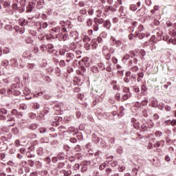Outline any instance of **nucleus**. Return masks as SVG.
Returning <instances> with one entry per match:
<instances>
[{
	"label": "nucleus",
	"instance_id": "obj_1",
	"mask_svg": "<svg viewBox=\"0 0 176 176\" xmlns=\"http://www.w3.org/2000/svg\"><path fill=\"white\" fill-rule=\"evenodd\" d=\"M96 17L94 19V23L95 25H94V31H98L99 24H104V19L103 18H101V14H102V11L100 9H98L96 11Z\"/></svg>",
	"mask_w": 176,
	"mask_h": 176
},
{
	"label": "nucleus",
	"instance_id": "obj_2",
	"mask_svg": "<svg viewBox=\"0 0 176 176\" xmlns=\"http://www.w3.org/2000/svg\"><path fill=\"white\" fill-rule=\"evenodd\" d=\"M84 42V47L86 50H90V49H94V44H91V40L89 38V36H84L82 38Z\"/></svg>",
	"mask_w": 176,
	"mask_h": 176
},
{
	"label": "nucleus",
	"instance_id": "obj_3",
	"mask_svg": "<svg viewBox=\"0 0 176 176\" xmlns=\"http://www.w3.org/2000/svg\"><path fill=\"white\" fill-rule=\"evenodd\" d=\"M144 31V25H140L138 28V30L135 33V38H138L139 39H144L146 34L142 32Z\"/></svg>",
	"mask_w": 176,
	"mask_h": 176
},
{
	"label": "nucleus",
	"instance_id": "obj_4",
	"mask_svg": "<svg viewBox=\"0 0 176 176\" xmlns=\"http://www.w3.org/2000/svg\"><path fill=\"white\" fill-rule=\"evenodd\" d=\"M14 89H16V85H12L11 86V88L7 90V94H8V96H10V94H12V93L14 96H19V91Z\"/></svg>",
	"mask_w": 176,
	"mask_h": 176
},
{
	"label": "nucleus",
	"instance_id": "obj_5",
	"mask_svg": "<svg viewBox=\"0 0 176 176\" xmlns=\"http://www.w3.org/2000/svg\"><path fill=\"white\" fill-rule=\"evenodd\" d=\"M118 10V3H116L113 6H106L104 7V12L108 13L109 12H116Z\"/></svg>",
	"mask_w": 176,
	"mask_h": 176
},
{
	"label": "nucleus",
	"instance_id": "obj_6",
	"mask_svg": "<svg viewBox=\"0 0 176 176\" xmlns=\"http://www.w3.org/2000/svg\"><path fill=\"white\" fill-rule=\"evenodd\" d=\"M35 8V2L31 1L29 2L28 6L26 7V13H31L32 12V9Z\"/></svg>",
	"mask_w": 176,
	"mask_h": 176
},
{
	"label": "nucleus",
	"instance_id": "obj_7",
	"mask_svg": "<svg viewBox=\"0 0 176 176\" xmlns=\"http://www.w3.org/2000/svg\"><path fill=\"white\" fill-rule=\"evenodd\" d=\"M140 6H141V1H138L136 4H131L129 6V9L132 12H135V10H137Z\"/></svg>",
	"mask_w": 176,
	"mask_h": 176
},
{
	"label": "nucleus",
	"instance_id": "obj_8",
	"mask_svg": "<svg viewBox=\"0 0 176 176\" xmlns=\"http://www.w3.org/2000/svg\"><path fill=\"white\" fill-rule=\"evenodd\" d=\"M128 66L131 67L130 70L131 71V72H137V71H138V66L133 65V60H130L129 62Z\"/></svg>",
	"mask_w": 176,
	"mask_h": 176
},
{
	"label": "nucleus",
	"instance_id": "obj_9",
	"mask_svg": "<svg viewBox=\"0 0 176 176\" xmlns=\"http://www.w3.org/2000/svg\"><path fill=\"white\" fill-rule=\"evenodd\" d=\"M66 62L67 63H69V61H71V60H74V58H75V55H74V54L71 53V52H68L66 54Z\"/></svg>",
	"mask_w": 176,
	"mask_h": 176
},
{
	"label": "nucleus",
	"instance_id": "obj_10",
	"mask_svg": "<svg viewBox=\"0 0 176 176\" xmlns=\"http://www.w3.org/2000/svg\"><path fill=\"white\" fill-rule=\"evenodd\" d=\"M111 85L113 86V90H120V87H119V85H118V81L112 80Z\"/></svg>",
	"mask_w": 176,
	"mask_h": 176
},
{
	"label": "nucleus",
	"instance_id": "obj_11",
	"mask_svg": "<svg viewBox=\"0 0 176 176\" xmlns=\"http://www.w3.org/2000/svg\"><path fill=\"white\" fill-rule=\"evenodd\" d=\"M131 123L134 127V129H140V122L137 121V119L133 118L131 119Z\"/></svg>",
	"mask_w": 176,
	"mask_h": 176
},
{
	"label": "nucleus",
	"instance_id": "obj_12",
	"mask_svg": "<svg viewBox=\"0 0 176 176\" xmlns=\"http://www.w3.org/2000/svg\"><path fill=\"white\" fill-rule=\"evenodd\" d=\"M36 25H39L40 28H38V31H41L42 28L45 30V28H47V23L46 22L43 23V24L41 22H36Z\"/></svg>",
	"mask_w": 176,
	"mask_h": 176
},
{
	"label": "nucleus",
	"instance_id": "obj_13",
	"mask_svg": "<svg viewBox=\"0 0 176 176\" xmlns=\"http://www.w3.org/2000/svg\"><path fill=\"white\" fill-rule=\"evenodd\" d=\"M82 63H83V65H85V67H90V61L89 60V57H85L82 58Z\"/></svg>",
	"mask_w": 176,
	"mask_h": 176
},
{
	"label": "nucleus",
	"instance_id": "obj_14",
	"mask_svg": "<svg viewBox=\"0 0 176 176\" xmlns=\"http://www.w3.org/2000/svg\"><path fill=\"white\" fill-rule=\"evenodd\" d=\"M148 91V88L146 87V86L144 85V84H143L141 86V95L142 96H146V91Z\"/></svg>",
	"mask_w": 176,
	"mask_h": 176
},
{
	"label": "nucleus",
	"instance_id": "obj_15",
	"mask_svg": "<svg viewBox=\"0 0 176 176\" xmlns=\"http://www.w3.org/2000/svg\"><path fill=\"white\" fill-rule=\"evenodd\" d=\"M103 27L107 28V30H109L111 28V21H109V20L105 21V19H104Z\"/></svg>",
	"mask_w": 176,
	"mask_h": 176
},
{
	"label": "nucleus",
	"instance_id": "obj_16",
	"mask_svg": "<svg viewBox=\"0 0 176 176\" xmlns=\"http://www.w3.org/2000/svg\"><path fill=\"white\" fill-rule=\"evenodd\" d=\"M7 118H8L7 122H11L8 126H14V118L12 117L10 115H8Z\"/></svg>",
	"mask_w": 176,
	"mask_h": 176
},
{
	"label": "nucleus",
	"instance_id": "obj_17",
	"mask_svg": "<svg viewBox=\"0 0 176 176\" xmlns=\"http://www.w3.org/2000/svg\"><path fill=\"white\" fill-rule=\"evenodd\" d=\"M43 5H45V0H38L36 5L37 9H42Z\"/></svg>",
	"mask_w": 176,
	"mask_h": 176
},
{
	"label": "nucleus",
	"instance_id": "obj_18",
	"mask_svg": "<svg viewBox=\"0 0 176 176\" xmlns=\"http://www.w3.org/2000/svg\"><path fill=\"white\" fill-rule=\"evenodd\" d=\"M130 97H131V93L125 94L122 96L121 101H122V102L126 101V100H129V98H130Z\"/></svg>",
	"mask_w": 176,
	"mask_h": 176
},
{
	"label": "nucleus",
	"instance_id": "obj_19",
	"mask_svg": "<svg viewBox=\"0 0 176 176\" xmlns=\"http://www.w3.org/2000/svg\"><path fill=\"white\" fill-rule=\"evenodd\" d=\"M28 127L30 130L34 131V130H36V129H38V125L36 123H33V124H29Z\"/></svg>",
	"mask_w": 176,
	"mask_h": 176
},
{
	"label": "nucleus",
	"instance_id": "obj_20",
	"mask_svg": "<svg viewBox=\"0 0 176 176\" xmlns=\"http://www.w3.org/2000/svg\"><path fill=\"white\" fill-rule=\"evenodd\" d=\"M60 173L63 174L64 176H71L72 175V171L71 170H62Z\"/></svg>",
	"mask_w": 176,
	"mask_h": 176
},
{
	"label": "nucleus",
	"instance_id": "obj_21",
	"mask_svg": "<svg viewBox=\"0 0 176 176\" xmlns=\"http://www.w3.org/2000/svg\"><path fill=\"white\" fill-rule=\"evenodd\" d=\"M10 63L12 67H17V65H19V63H17V58H13L11 59Z\"/></svg>",
	"mask_w": 176,
	"mask_h": 176
},
{
	"label": "nucleus",
	"instance_id": "obj_22",
	"mask_svg": "<svg viewBox=\"0 0 176 176\" xmlns=\"http://www.w3.org/2000/svg\"><path fill=\"white\" fill-rule=\"evenodd\" d=\"M142 78H144V73L142 72L138 73L137 80L138 82H142Z\"/></svg>",
	"mask_w": 176,
	"mask_h": 176
},
{
	"label": "nucleus",
	"instance_id": "obj_23",
	"mask_svg": "<svg viewBox=\"0 0 176 176\" xmlns=\"http://www.w3.org/2000/svg\"><path fill=\"white\" fill-rule=\"evenodd\" d=\"M97 41L98 42V43H101V42H102V38L98 37L96 40H94V49H96L97 47V45L94 44Z\"/></svg>",
	"mask_w": 176,
	"mask_h": 176
},
{
	"label": "nucleus",
	"instance_id": "obj_24",
	"mask_svg": "<svg viewBox=\"0 0 176 176\" xmlns=\"http://www.w3.org/2000/svg\"><path fill=\"white\" fill-rule=\"evenodd\" d=\"M98 67L100 68V71H105V65L102 63H98Z\"/></svg>",
	"mask_w": 176,
	"mask_h": 176
},
{
	"label": "nucleus",
	"instance_id": "obj_25",
	"mask_svg": "<svg viewBox=\"0 0 176 176\" xmlns=\"http://www.w3.org/2000/svg\"><path fill=\"white\" fill-rule=\"evenodd\" d=\"M54 109L56 111L57 113H60L61 112V105L56 104L54 106Z\"/></svg>",
	"mask_w": 176,
	"mask_h": 176
},
{
	"label": "nucleus",
	"instance_id": "obj_26",
	"mask_svg": "<svg viewBox=\"0 0 176 176\" xmlns=\"http://www.w3.org/2000/svg\"><path fill=\"white\" fill-rule=\"evenodd\" d=\"M123 111H124V107H120V112L118 113V116H123L124 115V113L123 112Z\"/></svg>",
	"mask_w": 176,
	"mask_h": 176
},
{
	"label": "nucleus",
	"instance_id": "obj_27",
	"mask_svg": "<svg viewBox=\"0 0 176 176\" xmlns=\"http://www.w3.org/2000/svg\"><path fill=\"white\" fill-rule=\"evenodd\" d=\"M132 89L133 91H134L135 93H140V87H138V85L133 86Z\"/></svg>",
	"mask_w": 176,
	"mask_h": 176
},
{
	"label": "nucleus",
	"instance_id": "obj_28",
	"mask_svg": "<svg viewBox=\"0 0 176 176\" xmlns=\"http://www.w3.org/2000/svg\"><path fill=\"white\" fill-rule=\"evenodd\" d=\"M65 65H67V64L65 63V60H60L59 62V67H60L61 68H64Z\"/></svg>",
	"mask_w": 176,
	"mask_h": 176
},
{
	"label": "nucleus",
	"instance_id": "obj_29",
	"mask_svg": "<svg viewBox=\"0 0 176 176\" xmlns=\"http://www.w3.org/2000/svg\"><path fill=\"white\" fill-rule=\"evenodd\" d=\"M74 52L76 56H78L77 58H80L81 57L80 54H82V51H80V50H76Z\"/></svg>",
	"mask_w": 176,
	"mask_h": 176
},
{
	"label": "nucleus",
	"instance_id": "obj_30",
	"mask_svg": "<svg viewBox=\"0 0 176 176\" xmlns=\"http://www.w3.org/2000/svg\"><path fill=\"white\" fill-rule=\"evenodd\" d=\"M139 129L141 131H146L148 130V127L145 124H142L140 127L139 126Z\"/></svg>",
	"mask_w": 176,
	"mask_h": 176
},
{
	"label": "nucleus",
	"instance_id": "obj_31",
	"mask_svg": "<svg viewBox=\"0 0 176 176\" xmlns=\"http://www.w3.org/2000/svg\"><path fill=\"white\" fill-rule=\"evenodd\" d=\"M106 174L107 176H112V169L108 168L106 169Z\"/></svg>",
	"mask_w": 176,
	"mask_h": 176
},
{
	"label": "nucleus",
	"instance_id": "obj_32",
	"mask_svg": "<svg viewBox=\"0 0 176 176\" xmlns=\"http://www.w3.org/2000/svg\"><path fill=\"white\" fill-rule=\"evenodd\" d=\"M69 48L71 49V50H73V52H75V50L76 49V44L74 43H72L70 44Z\"/></svg>",
	"mask_w": 176,
	"mask_h": 176
},
{
	"label": "nucleus",
	"instance_id": "obj_33",
	"mask_svg": "<svg viewBox=\"0 0 176 176\" xmlns=\"http://www.w3.org/2000/svg\"><path fill=\"white\" fill-rule=\"evenodd\" d=\"M80 14H87V10H86V8H82L79 10Z\"/></svg>",
	"mask_w": 176,
	"mask_h": 176
},
{
	"label": "nucleus",
	"instance_id": "obj_34",
	"mask_svg": "<svg viewBox=\"0 0 176 176\" xmlns=\"http://www.w3.org/2000/svg\"><path fill=\"white\" fill-rule=\"evenodd\" d=\"M26 156H27V157H28L29 159H31V158H32V157H35V155L31 154V152H30V151L26 152Z\"/></svg>",
	"mask_w": 176,
	"mask_h": 176
},
{
	"label": "nucleus",
	"instance_id": "obj_35",
	"mask_svg": "<svg viewBox=\"0 0 176 176\" xmlns=\"http://www.w3.org/2000/svg\"><path fill=\"white\" fill-rule=\"evenodd\" d=\"M87 25L88 27H91L93 25V19H89L87 21Z\"/></svg>",
	"mask_w": 176,
	"mask_h": 176
},
{
	"label": "nucleus",
	"instance_id": "obj_36",
	"mask_svg": "<svg viewBox=\"0 0 176 176\" xmlns=\"http://www.w3.org/2000/svg\"><path fill=\"white\" fill-rule=\"evenodd\" d=\"M40 50H41V52H46V50H47V47L46 45L43 44L40 47Z\"/></svg>",
	"mask_w": 176,
	"mask_h": 176
},
{
	"label": "nucleus",
	"instance_id": "obj_37",
	"mask_svg": "<svg viewBox=\"0 0 176 176\" xmlns=\"http://www.w3.org/2000/svg\"><path fill=\"white\" fill-rule=\"evenodd\" d=\"M80 168V166L79 165V164H75L73 166V170H74V171H78V170H79Z\"/></svg>",
	"mask_w": 176,
	"mask_h": 176
},
{
	"label": "nucleus",
	"instance_id": "obj_38",
	"mask_svg": "<svg viewBox=\"0 0 176 176\" xmlns=\"http://www.w3.org/2000/svg\"><path fill=\"white\" fill-rule=\"evenodd\" d=\"M41 142L42 143V144H43V143H46V144H47L48 142H49V138H42L41 139Z\"/></svg>",
	"mask_w": 176,
	"mask_h": 176
},
{
	"label": "nucleus",
	"instance_id": "obj_39",
	"mask_svg": "<svg viewBox=\"0 0 176 176\" xmlns=\"http://www.w3.org/2000/svg\"><path fill=\"white\" fill-rule=\"evenodd\" d=\"M78 21H80V23H83V21H85V16H83L82 15L78 16Z\"/></svg>",
	"mask_w": 176,
	"mask_h": 176
},
{
	"label": "nucleus",
	"instance_id": "obj_40",
	"mask_svg": "<svg viewBox=\"0 0 176 176\" xmlns=\"http://www.w3.org/2000/svg\"><path fill=\"white\" fill-rule=\"evenodd\" d=\"M3 6V8H10V1H5Z\"/></svg>",
	"mask_w": 176,
	"mask_h": 176
},
{
	"label": "nucleus",
	"instance_id": "obj_41",
	"mask_svg": "<svg viewBox=\"0 0 176 176\" xmlns=\"http://www.w3.org/2000/svg\"><path fill=\"white\" fill-rule=\"evenodd\" d=\"M40 174L42 176H49L47 170H42L41 172H40Z\"/></svg>",
	"mask_w": 176,
	"mask_h": 176
},
{
	"label": "nucleus",
	"instance_id": "obj_42",
	"mask_svg": "<svg viewBox=\"0 0 176 176\" xmlns=\"http://www.w3.org/2000/svg\"><path fill=\"white\" fill-rule=\"evenodd\" d=\"M28 164L30 167H34V166L35 165V164L34 163V161H32V160H28Z\"/></svg>",
	"mask_w": 176,
	"mask_h": 176
},
{
	"label": "nucleus",
	"instance_id": "obj_43",
	"mask_svg": "<svg viewBox=\"0 0 176 176\" xmlns=\"http://www.w3.org/2000/svg\"><path fill=\"white\" fill-rule=\"evenodd\" d=\"M122 91H123V93L129 94V93H130V88H129V87H124L122 89Z\"/></svg>",
	"mask_w": 176,
	"mask_h": 176
},
{
	"label": "nucleus",
	"instance_id": "obj_44",
	"mask_svg": "<svg viewBox=\"0 0 176 176\" xmlns=\"http://www.w3.org/2000/svg\"><path fill=\"white\" fill-rule=\"evenodd\" d=\"M89 16H93L94 14V10L93 8H89L88 10Z\"/></svg>",
	"mask_w": 176,
	"mask_h": 176
},
{
	"label": "nucleus",
	"instance_id": "obj_45",
	"mask_svg": "<svg viewBox=\"0 0 176 176\" xmlns=\"http://www.w3.org/2000/svg\"><path fill=\"white\" fill-rule=\"evenodd\" d=\"M65 157V155H64V153H60L58 155V159H59V160H64Z\"/></svg>",
	"mask_w": 176,
	"mask_h": 176
},
{
	"label": "nucleus",
	"instance_id": "obj_46",
	"mask_svg": "<svg viewBox=\"0 0 176 176\" xmlns=\"http://www.w3.org/2000/svg\"><path fill=\"white\" fill-rule=\"evenodd\" d=\"M44 162H45V163L47 164H50V162H52V159H50V157H47L44 159Z\"/></svg>",
	"mask_w": 176,
	"mask_h": 176
},
{
	"label": "nucleus",
	"instance_id": "obj_47",
	"mask_svg": "<svg viewBox=\"0 0 176 176\" xmlns=\"http://www.w3.org/2000/svg\"><path fill=\"white\" fill-rule=\"evenodd\" d=\"M118 170L120 173H123V171H124V170H126V167L125 166H118Z\"/></svg>",
	"mask_w": 176,
	"mask_h": 176
},
{
	"label": "nucleus",
	"instance_id": "obj_48",
	"mask_svg": "<svg viewBox=\"0 0 176 176\" xmlns=\"http://www.w3.org/2000/svg\"><path fill=\"white\" fill-rule=\"evenodd\" d=\"M107 167V164L105 162L102 163L100 166H99V170H104Z\"/></svg>",
	"mask_w": 176,
	"mask_h": 176
},
{
	"label": "nucleus",
	"instance_id": "obj_49",
	"mask_svg": "<svg viewBox=\"0 0 176 176\" xmlns=\"http://www.w3.org/2000/svg\"><path fill=\"white\" fill-rule=\"evenodd\" d=\"M90 161H84L82 162V165L87 167V166H90Z\"/></svg>",
	"mask_w": 176,
	"mask_h": 176
},
{
	"label": "nucleus",
	"instance_id": "obj_50",
	"mask_svg": "<svg viewBox=\"0 0 176 176\" xmlns=\"http://www.w3.org/2000/svg\"><path fill=\"white\" fill-rule=\"evenodd\" d=\"M148 105V100H143L140 104V107H145Z\"/></svg>",
	"mask_w": 176,
	"mask_h": 176
},
{
	"label": "nucleus",
	"instance_id": "obj_51",
	"mask_svg": "<svg viewBox=\"0 0 176 176\" xmlns=\"http://www.w3.org/2000/svg\"><path fill=\"white\" fill-rule=\"evenodd\" d=\"M1 65L3 67H8V65H9V61L8 60H3L2 63H1Z\"/></svg>",
	"mask_w": 176,
	"mask_h": 176
},
{
	"label": "nucleus",
	"instance_id": "obj_52",
	"mask_svg": "<svg viewBox=\"0 0 176 176\" xmlns=\"http://www.w3.org/2000/svg\"><path fill=\"white\" fill-rule=\"evenodd\" d=\"M33 108L34 109H39V108H41V106L37 102H35L34 103Z\"/></svg>",
	"mask_w": 176,
	"mask_h": 176
},
{
	"label": "nucleus",
	"instance_id": "obj_53",
	"mask_svg": "<svg viewBox=\"0 0 176 176\" xmlns=\"http://www.w3.org/2000/svg\"><path fill=\"white\" fill-rule=\"evenodd\" d=\"M65 166V163L64 162H59L58 164V168H63Z\"/></svg>",
	"mask_w": 176,
	"mask_h": 176
},
{
	"label": "nucleus",
	"instance_id": "obj_54",
	"mask_svg": "<svg viewBox=\"0 0 176 176\" xmlns=\"http://www.w3.org/2000/svg\"><path fill=\"white\" fill-rule=\"evenodd\" d=\"M15 116L16 118H18L19 119H20L21 118L23 117V113L18 111V112H16V115Z\"/></svg>",
	"mask_w": 176,
	"mask_h": 176
},
{
	"label": "nucleus",
	"instance_id": "obj_55",
	"mask_svg": "<svg viewBox=\"0 0 176 176\" xmlns=\"http://www.w3.org/2000/svg\"><path fill=\"white\" fill-rule=\"evenodd\" d=\"M0 113H3L4 115H6L8 113V110L6 109H0Z\"/></svg>",
	"mask_w": 176,
	"mask_h": 176
},
{
	"label": "nucleus",
	"instance_id": "obj_56",
	"mask_svg": "<svg viewBox=\"0 0 176 176\" xmlns=\"http://www.w3.org/2000/svg\"><path fill=\"white\" fill-rule=\"evenodd\" d=\"M19 151L21 155H24L25 152H27V149H25V148H20Z\"/></svg>",
	"mask_w": 176,
	"mask_h": 176
},
{
	"label": "nucleus",
	"instance_id": "obj_57",
	"mask_svg": "<svg viewBox=\"0 0 176 176\" xmlns=\"http://www.w3.org/2000/svg\"><path fill=\"white\" fill-rule=\"evenodd\" d=\"M110 41H111L112 45H115V43H116V38H115V37L111 36L110 38Z\"/></svg>",
	"mask_w": 176,
	"mask_h": 176
},
{
	"label": "nucleus",
	"instance_id": "obj_58",
	"mask_svg": "<svg viewBox=\"0 0 176 176\" xmlns=\"http://www.w3.org/2000/svg\"><path fill=\"white\" fill-rule=\"evenodd\" d=\"M115 98L117 100V101H120V94L117 93L115 96Z\"/></svg>",
	"mask_w": 176,
	"mask_h": 176
},
{
	"label": "nucleus",
	"instance_id": "obj_59",
	"mask_svg": "<svg viewBox=\"0 0 176 176\" xmlns=\"http://www.w3.org/2000/svg\"><path fill=\"white\" fill-rule=\"evenodd\" d=\"M46 130H47L46 128H43V127H41L39 129V131L41 134L43 133H46Z\"/></svg>",
	"mask_w": 176,
	"mask_h": 176
},
{
	"label": "nucleus",
	"instance_id": "obj_60",
	"mask_svg": "<svg viewBox=\"0 0 176 176\" xmlns=\"http://www.w3.org/2000/svg\"><path fill=\"white\" fill-rule=\"evenodd\" d=\"M14 144H15V146L17 147H19V146H20V145H21L19 140H15Z\"/></svg>",
	"mask_w": 176,
	"mask_h": 176
},
{
	"label": "nucleus",
	"instance_id": "obj_61",
	"mask_svg": "<svg viewBox=\"0 0 176 176\" xmlns=\"http://www.w3.org/2000/svg\"><path fill=\"white\" fill-rule=\"evenodd\" d=\"M86 171H87V166H82L81 168V173H86Z\"/></svg>",
	"mask_w": 176,
	"mask_h": 176
},
{
	"label": "nucleus",
	"instance_id": "obj_62",
	"mask_svg": "<svg viewBox=\"0 0 176 176\" xmlns=\"http://www.w3.org/2000/svg\"><path fill=\"white\" fill-rule=\"evenodd\" d=\"M169 124H171V126H176V120H173L172 121H168Z\"/></svg>",
	"mask_w": 176,
	"mask_h": 176
},
{
	"label": "nucleus",
	"instance_id": "obj_63",
	"mask_svg": "<svg viewBox=\"0 0 176 176\" xmlns=\"http://www.w3.org/2000/svg\"><path fill=\"white\" fill-rule=\"evenodd\" d=\"M172 27L173 28V32H174L175 35H176V23L173 24Z\"/></svg>",
	"mask_w": 176,
	"mask_h": 176
},
{
	"label": "nucleus",
	"instance_id": "obj_64",
	"mask_svg": "<svg viewBox=\"0 0 176 176\" xmlns=\"http://www.w3.org/2000/svg\"><path fill=\"white\" fill-rule=\"evenodd\" d=\"M30 176H38V173L36 171L30 173Z\"/></svg>",
	"mask_w": 176,
	"mask_h": 176
}]
</instances>
